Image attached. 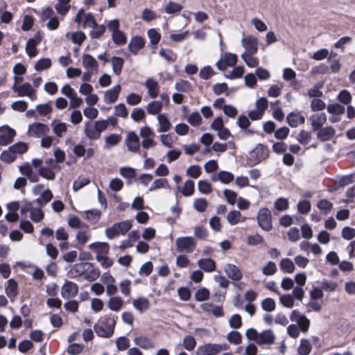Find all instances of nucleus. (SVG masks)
Masks as SVG:
<instances>
[{"mask_svg":"<svg viewBox=\"0 0 355 355\" xmlns=\"http://www.w3.org/2000/svg\"><path fill=\"white\" fill-rule=\"evenodd\" d=\"M311 127L313 130H318L327 121V116L324 113H315L309 117Z\"/></svg>","mask_w":355,"mask_h":355,"instance_id":"23","label":"nucleus"},{"mask_svg":"<svg viewBox=\"0 0 355 355\" xmlns=\"http://www.w3.org/2000/svg\"><path fill=\"white\" fill-rule=\"evenodd\" d=\"M139 135L142 139L141 145L144 148L148 149L153 148L155 145L153 137L154 133L148 126H144L140 128Z\"/></svg>","mask_w":355,"mask_h":355,"instance_id":"11","label":"nucleus"},{"mask_svg":"<svg viewBox=\"0 0 355 355\" xmlns=\"http://www.w3.org/2000/svg\"><path fill=\"white\" fill-rule=\"evenodd\" d=\"M88 248L96 254V258L107 255L110 250V246L105 242H94L89 244Z\"/></svg>","mask_w":355,"mask_h":355,"instance_id":"22","label":"nucleus"},{"mask_svg":"<svg viewBox=\"0 0 355 355\" xmlns=\"http://www.w3.org/2000/svg\"><path fill=\"white\" fill-rule=\"evenodd\" d=\"M75 21L80 24L83 22V27L92 28L96 26V20L94 16L90 13H85L83 9L78 10L75 17Z\"/></svg>","mask_w":355,"mask_h":355,"instance_id":"13","label":"nucleus"},{"mask_svg":"<svg viewBox=\"0 0 355 355\" xmlns=\"http://www.w3.org/2000/svg\"><path fill=\"white\" fill-rule=\"evenodd\" d=\"M125 144L129 151L137 153L140 149V141L135 132H130L125 137Z\"/></svg>","mask_w":355,"mask_h":355,"instance_id":"19","label":"nucleus"},{"mask_svg":"<svg viewBox=\"0 0 355 355\" xmlns=\"http://www.w3.org/2000/svg\"><path fill=\"white\" fill-rule=\"evenodd\" d=\"M6 287V293L9 298H14L17 295V283L12 279H10Z\"/></svg>","mask_w":355,"mask_h":355,"instance_id":"48","label":"nucleus"},{"mask_svg":"<svg viewBox=\"0 0 355 355\" xmlns=\"http://www.w3.org/2000/svg\"><path fill=\"white\" fill-rule=\"evenodd\" d=\"M228 349L227 344L205 343L198 347L196 355H216Z\"/></svg>","mask_w":355,"mask_h":355,"instance_id":"6","label":"nucleus"},{"mask_svg":"<svg viewBox=\"0 0 355 355\" xmlns=\"http://www.w3.org/2000/svg\"><path fill=\"white\" fill-rule=\"evenodd\" d=\"M130 220H123L114 223L112 226L105 228V234L108 239H113L119 235H125L132 227Z\"/></svg>","mask_w":355,"mask_h":355,"instance_id":"2","label":"nucleus"},{"mask_svg":"<svg viewBox=\"0 0 355 355\" xmlns=\"http://www.w3.org/2000/svg\"><path fill=\"white\" fill-rule=\"evenodd\" d=\"M159 55L168 62H174L176 59V54L169 49H162L159 52Z\"/></svg>","mask_w":355,"mask_h":355,"instance_id":"60","label":"nucleus"},{"mask_svg":"<svg viewBox=\"0 0 355 355\" xmlns=\"http://www.w3.org/2000/svg\"><path fill=\"white\" fill-rule=\"evenodd\" d=\"M175 87L177 91L182 92H189L192 90V86L191 83L187 80H183L177 82L175 85Z\"/></svg>","mask_w":355,"mask_h":355,"instance_id":"62","label":"nucleus"},{"mask_svg":"<svg viewBox=\"0 0 355 355\" xmlns=\"http://www.w3.org/2000/svg\"><path fill=\"white\" fill-rule=\"evenodd\" d=\"M70 1L71 0H58V2L55 6V8L60 15L64 16L68 12L70 8Z\"/></svg>","mask_w":355,"mask_h":355,"instance_id":"50","label":"nucleus"},{"mask_svg":"<svg viewBox=\"0 0 355 355\" xmlns=\"http://www.w3.org/2000/svg\"><path fill=\"white\" fill-rule=\"evenodd\" d=\"M51 66V60L49 58H43L37 61L35 64L34 69L37 71H42L50 68Z\"/></svg>","mask_w":355,"mask_h":355,"instance_id":"53","label":"nucleus"},{"mask_svg":"<svg viewBox=\"0 0 355 355\" xmlns=\"http://www.w3.org/2000/svg\"><path fill=\"white\" fill-rule=\"evenodd\" d=\"M281 304L286 308L291 309L294 306L295 300L292 295H282L279 297Z\"/></svg>","mask_w":355,"mask_h":355,"instance_id":"61","label":"nucleus"},{"mask_svg":"<svg viewBox=\"0 0 355 355\" xmlns=\"http://www.w3.org/2000/svg\"><path fill=\"white\" fill-rule=\"evenodd\" d=\"M145 87L148 89V94L150 97L155 98L159 91L158 82L153 78H148L145 82Z\"/></svg>","mask_w":355,"mask_h":355,"instance_id":"28","label":"nucleus"},{"mask_svg":"<svg viewBox=\"0 0 355 355\" xmlns=\"http://www.w3.org/2000/svg\"><path fill=\"white\" fill-rule=\"evenodd\" d=\"M33 192L35 196H39L37 202L42 205L49 202L53 198V194L49 189H46L43 184H37L33 187Z\"/></svg>","mask_w":355,"mask_h":355,"instance_id":"10","label":"nucleus"},{"mask_svg":"<svg viewBox=\"0 0 355 355\" xmlns=\"http://www.w3.org/2000/svg\"><path fill=\"white\" fill-rule=\"evenodd\" d=\"M223 269L227 276L233 281H239L243 277L241 270L234 264L225 263Z\"/></svg>","mask_w":355,"mask_h":355,"instance_id":"21","label":"nucleus"},{"mask_svg":"<svg viewBox=\"0 0 355 355\" xmlns=\"http://www.w3.org/2000/svg\"><path fill=\"white\" fill-rule=\"evenodd\" d=\"M150 301L145 297H138L132 300V306L139 313H144L149 309Z\"/></svg>","mask_w":355,"mask_h":355,"instance_id":"27","label":"nucleus"},{"mask_svg":"<svg viewBox=\"0 0 355 355\" xmlns=\"http://www.w3.org/2000/svg\"><path fill=\"white\" fill-rule=\"evenodd\" d=\"M101 281L105 286L106 295L107 296L114 295L117 291L118 288L116 285L114 278L108 273H104L101 277Z\"/></svg>","mask_w":355,"mask_h":355,"instance_id":"16","label":"nucleus"},{"mask_svg":"<svg viewBox=\"0 0 355 355\" xmlns=\"http://www.w3.org/2000/svg\"><path fill=\"white\" fill-rule=\"evenodd\" d=\"M16 135L15 130L8 125L0 127V146H5L10 144Z\"/></svg>","mask_w":355,"mask_h":355,"instance_id":"15","label":"nucleus"},{"mask_svg":"<svg viewBox=\"0 0 355 355\" xmlns=\"http://www.w3.org/2000/svg\"><path fill=\"white\" fill-rule=\"evenodd\" d=\"M245 336L248 340L254 341L259 345H271L274 343L275 340V336L270 329L259 333L256 329L250 328L246 330Z\"/></svg>","mask_w":355,"mask_h":355,"instance_id":"1","label":"nucleus"},{"mask_svg":"<svg viewBox=\"0 0 355 355\" xmlns=\"http://www.w3.org/2000/svg\"><path fill=\"white\" fill-rule=\"evenodd\" d=\"M114 318H103L99 324L94 325V330L98 336L110 338L114 334Z\"/></svg>","mask_w":355,"mask_h":355,"instance_id":"4","label":"nucleus"},{"mask_svg":"<svg viewBox=\"0 0 355 355\" xmlns=\"http://www.w3.org/2000/svg\"><path fill=\"white\" fill-rule=\"evenodd\" d=\"M144 44L145 42L144 39L137 36L131 39L128 44V48L133 54H137V53L144 46Z\"/></svg>","mask_w":355,"mask_h":355,"instance_id":"36","label":"nucleus"},{"mask_svg":"<svg viewBox=\"0 0 355 355\" xmlns=\"http://www.w3.org/2000/svg\"><path fill=\"white\" fill-rule=\"evenodd\" d=\"M311 345L309 340L302 339L297 348V352L300 355H309L311 351Z\"/></svg>","mask_w":355,"mask_h":355,"instance_id":"52","label":"nucleus"},{"mask_svg":"<svg viewBox=\"0 0 355 355\" xmlns=\"http://www.w3.org/2000/svg\"><path fill=\"white\" fill-rule=\"evenodd\" d=\"M182 9V6L173 1H169L164 6V11L168 14H175L179 12Z\"/></svg>","mask_w":355,"mask_h":355,"instance_id":"56","label":"nucleus"},{"mask_svg":"<svg viewBox=\"0 0 355 355\" xmlns=\"http://www.w3.org/2000/svg\"><path fill=\"white\" fill-rule=\"evenodd\" d=\"M147 34L150 39V44L156 47L161 39L160 33L156 29L150 28L148 31Z\"/></svg>","mask_w":355,"mask_h":355,"instance_id":"59","label":"nucleus"},{"mask_svg":"<svg viewBox=\"0 0 355 355\" xmlns=\"http://www.w3.org/2000/svg\"><path fill=\"white\" fill-rule=\"evenodd\" d=\"M258 40L257 37L248 35L243 37L241 40V45L244 48L243 53L255 54L258 51Z\"/></svg>","mask_w":355,"mask_h":355,"instance_id":"12","label":"nucleus"},{"mask_svg":"<svg viewBox=\"0 0 355 355\" xmlns=\"http://www.w3.org/2000/svg\"><path fill=\"white\" fill-rule=\"evenodd\" d=\"M244 73V68L241 66L234 67L231 71L225 75L228 79H236L241 78Z\"/></svg>","mask_w":355,"mask_h":355,"instance_id":"57","label":"nucleus"},{"mask_svg":"<svg viewBox=\"0 0 355 355\" xmlns=\"http://www.w3.org/2000/svg\"><path fill=\"white\" fill-rule=\"evenodd\" d=\"M111 63L113 72L117 76L120 75L124 63L123 59L119 57H113Z\"/></svg>","mask_w":355,"mask_h":355,"instance_id":"51","label":"nucleus"},{"mask_svg":"<svg viewBox=\"0 0 355 355\" xmlns=\"http://www.w3.org/2000/svg\"><path fill=\"white\" fill-rule=\"evenodd\" d=\"M134 343L144 349H150L155 347L152 340L146 336L135 337L134 339Z\"/></svg>","mask_w":355,"mask_h":355,"instance_id":"35","label":"nucleus"},{"mask_svg":"<svg viewBox=\"0 0 355 355\" xmlns=\"http://www.w3.org/2000/svg\"><path fill=\"white\" fill-rule=\"evenodd\" d=\"M12 89L17 93L18 96H27L32 101L37 99L36 89L30 83H26L20 85L14 84Z\"/></svg>","mask_w":355,"mask_h":355,"instance_id":"7","label":"nucleus"},{"mask_svg":"<svg viewBox=\"0 0 355 355\" xmlns=\"http://www.w3.org/2000/svg\"><path fill=\"white\" fill-rule=\"evenodd\" d=\"M197 263L198 267L206 272H212L216 269V262L212 259H200Z\"/></svg>","mask_w":355,"mask_h":355,"instance_id":"33","label":"nucleus"},{"mask_svg":"<svg viewBox=\"0 0 355 355\" xmlns=\"http://www.w3.org/2000/svg\"><path fill=\"white\" fill-rule=\"evenodd\" d=\"M67 225L72 229H82L87 227V224L81 221V220L76 216H69L67 219Z\"/></svg>","mask_w":355,"mask_h":355,"instance_id":"46","label":"nucleus"},{"mask_svg":"<svg viewBox=\"0 0 355 355\" xmlns=\"http://www.w3.org/2000/svg\"><path fill=\"white\" fill-rule=\"evenodd\" d=\"M183 347L188 351H192L196 346V341L191 336H186L182 342Z\"/></svg>","mask_w":355,"mask_h":355,"instance_id":"64","label":"nucleus"},{"mask_svg":"<svg viewBox=\"0 0 355 355\" xmlns=\"http://www.w3.org/2000/svg\"><path fill=\"white\" fill-rule=\"evenodd\" d=\"M287 122L292 128H296L300 125L304 124L305 118L300 112H291L288 114Z\"/></svg>","mask_w":355,"mask_h":355,"instance_id":"31","label":"nucleus"},{"mask_svg":"<svg viewBox=\"0 0 355 355\" xmlns=\"http://www.w3.org/2000/svg\"><path fill=\"white\" fill-rule=\"evenodd\" d=\"M261 272L266 276H272L277 272V267L275 262L269 261L262 266Z\"/></svg>","mask_w":355,"mask_h":355,"instance_id":"47","label":"nucleus"},{"mask_svg":"<svg viewBox=\"0 0 355 355\" xmlns=\"http://www.w3.org/2000/svg\"><path fill=\"white\" fill-rule=\"evenodd\" d=\"M55 168H56L54 167L41 166L38 169V173L44 179L53 180L55 178V173L54 171Z\"/></svg>","mask_w":355,"mask_h":355,"instance_id":"42","label":"nucleus"},{"mask_svg":"<svg viewBox=\"0 0 355 355\" xmlns=\"http://www.w3.org/2000/svg\"><path fill=\"white\" fill-rule=\"evenodd\" d=\"M84 218L91 225L96 224L102 215V213L98 209H89L83 212Z\"/></svg>","mask_w":355,"mask_h":355,"instance_id":"30","label":"nucleus"},{"mask_svg":"<svg viewBox=\"0 0 355 355\" xmlns=\"http://www.w3.org/2000/svg\"><path fill=\"white\" fill-rule=\"evenodd\" d=\"M175 244L176 251L182 253H192L196 248V241L192 236H180Z\"/></svg>","mask_w":355,"mask_h":355,"instance_id":"5","label":"nucleus"},{"mask_svg":"<svg viewBox=\"0 0 355 355\" xmlns=\"http://www.w3.org/2000/svg\"><path fill=\"white\" fill-rule=\"evenodd\" d=\"M91 237L92 232L88 225L87 227L78 230L76 234V241L80 245H85L91 239Z\"/></svg>","mask_w":355,"mask_h":355,"instance_id":"24","label":"nucleus"},{"mask_svg":"<svg viewBox=\"0 0 355 355\" xmlns=\"http://www.w3.org/2000/svg\"><path fill=\"white\" fill-rule=\"evenodd\" d=\"M259 226L265 231H270L272 227L271 212L268 208H261L257 216Z\"/></svg>","mask_w":355,"mask_h":355,"instance_id":"8","label":"nucleus"},{"mask_svg":"<svg viewBox=\"0 0 355 355\" xmlns=\"http://www.w3.org/2000/svg\"><path fill=\"white\" fill-rule=\"evenodd\" d=\"M234 178V175L228 171H221L214 175L211 178L213 181H220L223 184H229Z\"/></svg>","mask_w":355,"mask_h":355,"instance_id":"34","label":"nucleus"},{"mask_svg":"<svg viewBox=\"0 0 355 355\" xmlns=\"http://www.w3.org/2000/svg\"><path fill=\"white\" fill-rule=\"evenodd\" d=\"M107 306L112 311L119 312L124 306V301L121 297L119 295L109 296Z\"/></svg>","mask_w":355,"mask_h":355,"instance_id":"25","label":"nucleus"},{"mask_svg":"<svg viewBox=\"0 0 355 355\" xmlns=\"http://www.w3.org/2000/svg\"><path fill=\"white\" fill-rule=\"evenodd\" d=\"M82 66L86 71H90L97 73L99 65L97 60L91 55L84 53L82 55Z\"/></svg>","mask_w":355,"mask_h":355,"instance_id":"18","label":"nucleus"},{"mask_svg":"<svg viewBox=\"0 0 355 355\" xmlns=\"http://www.w3.org/2000/svg\"><path fill=\"white\" fill-rule=\"evenodd\" d=\"M42 37L36 35L35 37L30 38L26 45V52L30 58H33L37 54V46L40 44Z\"/></svg>","mask_w":355,"mask_h":355,"instance_id":"20","label":"nucleus"},{"mask_svg":"<svg viewBox=\"0 0 355 355\" xmlns=\"http://www.w3.org/2000/svg\"><path fill=\"white\" fill-rule=\"evenodd\" d=\"M269 150L262 144H257L248 155V164L250 166H255L268 158Z\"/></svg>","mask_w":355,"mask_h":355,"instance_id":"3","label":"nucleus"},{"mask_svg":"<svg viewBox=\"0 0 355 355\" xmlns=\"http://www.w3.org/2000/svg\"><path fill=\"white\" fill-rule=\"evenodd\" d=\"M119 288L121 294L124 296H129L131 293V281L124 279L119 283Z\"/></svg>","mask_w":355,"mask_h":355,"instance_id":"58","label":"nucleus"},{"mask_svg":"<svg viewBox=\"0 0 355 355\" xmlns=\"http://www.w3.org/2000/svg\"><path fill=\"white\" fill-rule=\"evenodd\" d=\"M49 131V127L42 123H34L29 125L28 135L31 137H41Z\"/></svg>","mask_w":355,"mask_h":355,"instance_id":"17","label":"nucleus"},{"mask_svg":"<svg viewBox=\"0 0 355 355\" xmlns=\"http://www.w3.org/2000/svg\"><path fill=\"white\" fill-rule=\"evenodd\" d=\"M279 268L284 273H293L295 269L294 263L288 258H284L280 261Z\"/></svg>","mask_w":355,"mask_h":355,"instance_id":"41","label":"nucleus"},{"mask_svg":"<svg viewBox=\"0 0 355 355\" xmlns=\"http://www.w3.org/2000/svg\"><path fill=\"white\" fill-rule=\"evenodd\" d=\"M19 172L24 176L27 177L31 182H37L39 180L38 175L33 172V168L29 163H25L19 167Z\"/></svg>","mask_w":355,"mask_h":355,"instance_id":"26","label":"nucleus"},{"mask_svg":"<svg viewBox=\"0 0 355 355\" xmlns=\"http://www.w3.org/2000/svg\"><path fill=\"white\" fill-rule=\"evenodd\" d=\"M237 55L234 53L226 52L216 62V66L220 71H225L227 67H234L237 62Z\"/></svg>","mask_w":355,"mask_h":355,"instance_id":"9","label":"nucleus"},{"mask_svg":"<svg viewBox=\"0 0 355 355\" xmlns=\"http://www.w3.org/2000/svg\"><path fill=\"white\" fill-rule=\"evenodd\" d=\"M177 189L178 191H181L183 196H190L193 195L194 192V182L191 180H188L184 182L182 189H181L180 187H178Z\"/></svg>","mask_w":355,"mask_h":355,"instance_id":"49","label":"nucleus"},{"mask_svg":"<svg viewBox=\"0 0 355 355\" xmlns=\"http://www.w3.org/2000/svg\"><path fill=\"white\" fill-rule=\"evenodd\" d=\"M318 130L317 138L322 141L330 140L336 134L334 128L331 126L320 128Z\"/></svg>","mask_w":355,"mask_h":355,"instance_id":"32","label":"nucleus"},{"mask_svg":"<svg viewBox=\"0 0 355 355\" xmlns=\"http://www.w3.org/2000/svg\"><path fill=\"white\" fill-rule=\"evenodd\" d=\"M17 158V155L13 152V150L11 149L10 147H9L7 150H4L1 155V159L6 163H11L13 161L15 160Z\"/></svg>","mask_w":355,"mask_h":355,"instance_id":"55","label":"nucleus"},{"mask_svg":"<svg viewBox=\"0 0 355 355\" xmlns=\"http://www.w3.org/2000/svg\"><path fill=\"white\" fill-rule=\"evenodd\" d=\"M84 131L86 136L90 139H97L101 137L100 133L95 128V124L90 121L85 123Z\"/></svg>","mask_w":355,"mask_h":355,"instance_id":"38","label":"nucleus"},{"mask_svg":"<svg viewBox=\"0 0 355 355\" xmlns=\"http://www.w3.org/2000/svg\"><path fill=\"white\" fill-rule=\"evenodd\" d=\"M163 103L160 101H153L146 105V110L149 114H158L162 110Z\"/></svg>","mask_w":355,"mask_h":355,"instance_id":"45","label":"nucleus"},{"mask_svg":"<svg viewBox=\"0 0 355 355\" xmlns=\"http://www.w3.org/2000/svg\"><path fill=\"white\" fill-rule=\"evenodd\" d=\"M121 140V137L117 134H111L105 138L104 148L110 149L117 145Z\"/></svg>","mask_w":355,"mask_h":355,"instance_id":"44","label":"nucleus"},{"mask_svg":"<svg viewBox=\"0 0 355 355\" xmlns=\"http://www.w3.org/2000/svg\"><path fill=\"white\" fill-rule=\"evenodd\" d=\"M78 293V286L71 281H66L60 290V295L64 299L72 298Z\"/></svg>","mask_w":355,"mask_h":355,"instance_id":"14","label":"nucleus"},{"mask_svg":"<svg viewBox=\"0 0 355 355\" xmlns=\"http://www.w3.org/2000/svg\"><path fill=\"white\" fill-rule=\"evenodd\" d=\"M157 121L159 123V128L157 129V131L159 132H165L171 129V123L169 121L168 117L165 114H158Z\"/></svg>","mask_w":355,"mask_h":355,"instance_id":"39","label":"nucleus"},{"mask_svg":"<svg viewBox=\"0 0 355 355\" xmlns=\"http://www.w3.org/2000/svg\"><path fill=\"white\" fill-rule=\"evenodd\" d=\"M203 311L212 313L216 317H221L223 315V309L220 306L213 305L210 303H204L201 305Z\"/></svg>","mask_w":355,"mask_h":355,"instance_id":"43","label":"nucleus"},{"mask_svg":"<svg viewBox=\"0 0 355 355\" xmlns=\"http://www.w3.org/2000/svg\"><path fill=\"white\" fill-rule=\"evenodd\" d=\"M10 147L17 156L26 153L28 148V144L25 142H18Z\"/></svg>","mask_w":355,"mask_h":355,"instance_id":"63","label":"nucleus"},{"mask_svg":"<svg viewBox=\"0 0 355 355\" xmlns=\"http://www.w3.org/2000/svg\"><path fill=\"white\" fill-rule=\"evenodd\" d=\"M227 220L231 225H234L240 222H243L245 220V217H242L240 211L233 210L230 211L227 215Z\"/></svg>","mask_w":355,"mask_h":355,"instance_id":"40","label":"nucleus"},{"mask_svg":"<svg viewBox=\"0 0 355 355\" xmlns=\"http://www.w3.org/2000/svg\"><path fill=\"white\" fill-rule=\"evenodd\" d=\"M121 87L120 85H116L112 89L106 91L104 94V101L107 104L114 103L119 97Z\"/></svg>","mask_w":355,"mask_h":355,"instance_id":"29","label":"nucleus"},{"mask_svg":"<svg viewBox=\"0 0 355 355\" xmlns=\"http://www.w3.org/2000/svg\"><path fill=\"white\" fill-rule=\"evenodd\" d=\"M51 128L53 129V132L56 136L59 137H63V135L67 132V125L64 122H61L60 121L53 120L51 122Z\"/></svg>","mask_w":355,"mask_h":355,"instance_id":"37","label":"nucleus"},{"mask_svg":"<svg viewBox=\"0 0 355 355\" xmlns=\"http://www.w3.org/2000/svg\"><path fill=\"white\" fill-rule=\"evenodd\" d=\"M254 54L243 53L241 55V59L249 67H255L259 64V60L257 58L253 57Z\"/></svg>","mask_w":355,"mask_h":355,"instance_id":"54","label":"nucleus"}]
</instances>
